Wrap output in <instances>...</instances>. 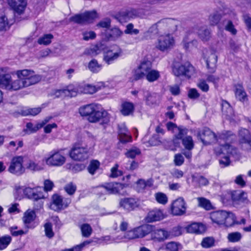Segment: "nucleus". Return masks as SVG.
I'll return each instance as SVG.
<instances>
[{
  "label": "nucleus",
  "mask_w": 251,
  "mask_h": 251,
  "mask_svg": "<svg viewBox=\"0 0 251 251\" xmlns=\"http://www.w3.org/2000/svg\"><path fill=\"white\" fill-rule=\"evenodd\" d=\"M7 68H0V85L10 91H15L36 84L40 82L42 75L35 74L31 69L17 70L15 74L17 78L13 80Z\"/></svg>",
  "instance_id": "1"
},
{
  "label": "nucleus",
  "mask_w": 251,
  "mask_h": 251,
  "mask_svg": "<svg viewBox=\"0 0 251 251\" xmlns=\"http://www.w3.org/2000/svg\"><path fill=\"white\" fill-rule=\"evenodd\" d=\"M79 113L90 123H95L100 120L103 124H107L109 122L110 118L107 112L100 108L97 104L92 103L81 106L79 108Z\"/></svg>",
  "instance_id": "2"
},
{
  "label": "nucleus",
  "mask_w": 251,
  "mask_h": 251,
  "mask_svg": "<svg viewBox=\"0 0 251 251\" xmlns=\"http://www.w3.org/2000/svg\"><path fill=\"white\" fill-rule=\"evenodd\" d=\"M179 22L172 19H163L152 25L145 34H156L163 32L173 33L177 29Z\"/></svg>",
  "instance_id": "3"
},
{
  "label": "nucleus",
  "mask_w": 251,
  "mask_h": 251,
  "mask_svg": "<svg viewBox=\"0 0 251 251\" xmlns=\"http://www.w3.org/2000/svg\"><path fill=\"white\" fill-rule=\"evenodd\" d=\"M62 150H53L50 152L48 157L44 158L46 164L51 167H61L66 161L65 154Z\"/></svg>",
  "instance_id": "4"
},
{
  "label": "nucleus",
  "mask_w": 251,
  "mask_h": 251,
  "mask_svg": "<svg viewBox=\"0 0 251 251\" xmlns=\"http://www.w3.org/2000/svg\"><path fill=\"white\" fill-rule=\"evenodd\" d=\"M89 150L87 146L75 144L70 151V156L74 160L83 161L88 157Z\"/></svg>",
  "instance_id": "5"
},
{
  "label": "nucleus",
  "mask_w": 251,
  "mask_h": 251,
  "mask_svg": "<svg viewBox=\"0 0 251 251\" xmlns=\"http://www.w3.org/2000/svg\"><path fill=\"white\" fill-rule=\"evenodd\" d=\"M151 230V227L149 225L139 226L127 231L123 236H120V240L126 239L130 240L136 238H142L149 234Z\"/></svg>",
  "instance_id": "6"
},
{
  "label": "nucleus",
  "mask_w": 251,
  "mask_h": 251,
  "mask_svg": "<svg viewBox=\"0 0 251 251\" xmlns=\"http://www.w3.org/2000/svg\"><path fill=\"white\" fill-rule=\"evenodd\" d=\"M97 17V14L95 11H86L72 16L69 21L79 25H85L92 23Z\"/></svg>",
  "instance_id": "7"
},
{
  "label": "nucleus",
  "mask_w": 251,
  "mask_h": 251,
  "mask_svg": "<svg viewBox=\"0 0 251 251\" xmlns=\"http://www.w3.org/2000/svg\"><path fill=\"white\" fill-rule=\"evenodd\" d=\"M25 158V156L22 155L13 157L11 159L8 171L11 173L17 175L23 174L25 171V168L23 163Z\"/></svg>",
  "instance_id": "8"
},
{
  "label": "nucleus",
  "mask_w": 251,
  "mask_h": 251,
  "mask_svg": "<svg viewBox=\"0 0 251 251\" xmlns=\"http://www.w3.org/2000/svg\"><path fill=\"white\" fill-rule=\"evenodd\" d=\"M175 44V40L170 33L160 35L158 39L156 47L162 51H167L171 49Z\"/></svg>",
  "instance_id": "9"
},
{
  "label": "nucleus",
  "mask_w": 251,
  "mask_h": 251,
  "mask_svg": "<svg viewBox=\"0 0 251 251\" xmlns=\"http://www.w3.org/2000/svg\"><path fill=\"white\" fill-rule=\"evenodd\" d=\"M15 190L17 193H22L23 192L26 197L35 201L44 198L42 192L38 191L37 188H23L20 186H15Z\"/></svg>",
  "instance_id": "10"
},
{
  "label": "nucleus",
  "mask_w": 251,
  "mask_h": 251,
  "mask_svg": "<svg viewBox=\"0 0 251 251\" xmlns=\"http://www.w3.org/2000/svg\"><path fill=\"white\" fill-rule=\"evenodd\" d=\"M173 72L176 76L184 75L188 78L193 76L196 73L194 67L189 62L174 67Z\"/></svg>",
  "instance_id": "11"
},
{
  "label": "nucleus",
  "mask_w": 251,
  "mask_h": 251,
  "mask_svg": "<svg viewBox=\"0 0 251 251\" xmlns=\"http://www.w3.org/2000/svg\"><path fill=\"white\" fill-rule=\"evenodd\" d=\"M102 187L109 194H119L123 196L126 194L125 190L126 187L125 184L113 182L106 183Z\"/></svg>",
  "instance_id": "12"
},
{
  "label": "nucleus",
  "mask_w": 251,
  "mask_h": 251,
  "mask_svg": "<svg viewBox=\"0 0 251 251\" xmlns=\"http://www.w3.org/2000/svg\"><path fill=\"white\" fill-rule=\"evenodd\" d=\"M138 206V201L134 198H124L119 200V207L125 211H131Z\"/></svg>",
  "instance_id": "13"
},
{
  "label": "nucleus",
  "mask_w": 251,
  "mask_h": 251,
  "mask_svg": "<svg viewBox=\"0 0 251 251\" xmlns=\"http://www.w3.org/2000/svg\"><path fill=\"white\" fill-rule=\"evenodd\" d=\"M197 136L206 145L214 143L218 140L215 134L207 127H204L199 131Z\"/></svg>",
  "instance_id": "14"
},
{
  "label": "nucleus",
  "mask_w": 251,
  "mask_h": 251,
  "mask_svg": "<svg viewBox=\"0 0 251 251\" xmlns=\"http://www.w3.org/2000/svg\"><path fill=\"white\" fill-rule=\"evenodd\" d=\"M186 204L183 198L179 197L172 202L171 211L174 215H182L186 213Z\"/></svg>",
  "instance_id": "15"
},
{
  "label": "nucleus",
  "mask_w": 251,
  "mask_h": 251,
  "mask_svg": "<svg viewBox=\"0 0 251 251\" xmlns=\"http://www.w3.org/2000/svg\"><path fill=\"white\" fill-rule=\"evenodd\" d=\"M122 54V50L118 46H112L105 53L104 56V60L110 64L116 60Z\"/></svg>",
  "instance_id": "16"
},
{
  "label": "nucleus",
  "mask_w": 251,
  "mask_h": 251,
  "mask_svg": "<svg viewBox=\"0 0 251 251\" xmlns=\"http://www.w3.org/2000/svg\"><path fill=\"white\" fill-rule=\"evenodd\" d=\"M52 200V203L51 204V208L55 211L66 208L71 201V199H63L61 196L58 195H53Z\"/></svg>",
  "instance_id": "17"
},
{
  "label": "nucleus",
  "mask_w": 251,
  "mask_h": 251,
  "mask_svg": "<svg viewBox=\"0 0 251 251\" xmlns=\"http://www.w3.org/2000/svg\"><path fill=\"white\" fill-rule=\"evenodd\" d=\"M142 92L144 100L147 105L151 106L157 105L159 104L160 97L158 94L144 89L142 90Z\"/></svg>",
  "instance_id": "18"
},
{
  "label": "nucleus",
  "mask_w": 251,
  "mask_h": 251,
  "mask_svg": "<svg viewBox=\"0 0 251 251\" xmlns=\"http://www.w3.org/2000/svg\"><path fill=\"white\" fill-rule=\"evenodd\" d=\"M194 32L203 42L208 41L211 38V32L205 26L197 25L194 28Z\"/></svg>",
  "instance_id": "19"
},
{
  "label": "nucleus",
  "mask_w": 251,
  "mask_h": 251,
  "mask_svg": "<svg viewBox=\"0 0 251 251\" xmlns=\"http://www.w3.org/2000/svg\"><path fill=\"white\" fill-rule=\"evenodd\" d=\"M8 5L16 12L21 14L26 6V0H7Z\"/></svg>",
  "instance_id": "20"
},
{
  "label": "nucleus",
  "mask_w": 251,
  "mask_h": 251,
  "mask_svg": "<svg viewBox=\"0 0 251 251\" xmlns=\"http://www.w3.org/2000/svg\"><path fill=\"white\" fill-rule=\"evenodd\" d=\"M165 216L162 210L158 209H155L150 211L146 217L148 222H153L159 221L163 219Z\"/></svg>",
  "instance_id": "21"
},
{
  "label": "nucleus",
  "mask_w": 251,
  "mask_h": 251,
  "mask_svg": "<svg viewBox=\"0 0 251 251\" xmlns=\"http://www.w3.org/2000/svg\"><path fill=\"white\" fill-rule=\"evenodd\" d=\"M226 216V211L223 210L217 211L211 213L210 218L214 223L218 225H222L223 224Z\"/></svg>",
  "instance_id": "22"
},
{
  "label": "nucleus",
  "mask_w": 251,
  "mask_h": 251,
  "mask_svg": "<svg viewBox=\"0 0 251 251\" xmlns=\"http://www.w3.org/2000/svg\"><path fill=\"white\" fill-rule=\"evenodd\" d=\"M234 88L236 98L242 102L247 101L248 100V96L243 85L241 83L236 84Z\"/></svg>",
  "instance_id": "23"
},
{
  "label": "nucleus",
  "mask_w": 251,
  "mask_h": 251,
  "mask_svg": "<svg viewBox=\"0 0 251 251\" xmlns=\"http://www.w3.org/2000/svg\"><path fill=\"white\" fill-rule=\"evenodd\" d=\"M151 238L156 241H163L169 238L168 231L163 229H156L151 233Z\"/></svg>",
  "instance_id": "24"
},
{
  "label": "nucleus",
  "mask_w": 251,
  "mask_h": 251,
  "mask_svg": "<svg viewBox=\"0 0 251 251\" xmlns=\"http://www.w3.org/2000/svg\"><path fill=\"white\" fill-rule=\"evenodd\" d=\"M205 226L200 223H194L186 227L188 232L192 233L201 234L205 231Z\"/></svg>",
  "instance_id": "25"
},
{
  "label": "nucleus",
  "mask_w": 251,
  "mask_h": 251,
  "mask_svg": "<svg viewBox=\"0 0 251 251\" xmlns=\"http://www.w3.org/2000/svg\"><path fill=\"white\" fill-rule=\"evenodd\" d=\"M134 111V105L133 103L125 101L121 104V112L124 116L132 114Z\"/></svg>",
  "instance_id": "26"
},
{
  "label": "nucleus",
  "mask_w": 251,
  "mask_h": 251,
  "mask_svg": "<svg viewBox=\"0 0 251 251\" xmlns=\"http://www.w3.org/2000/svg\"><path fill=\"white\" fill-rule=\"evenodd\" d=\"M221 105L224 114L226 115L229 119H232L235 114L233 109L229 103L226 100H223L222 101Z\"/></svg>",
  "instance_id": "27"
},
{
  "label": "nucleus",
  "mask_w": 251,
  "mask_h": 251,
  "mask_svg": "<svg viewBox=\"0 0 251 251\" xmlns=\"http://www.w3.org/2000/svg\"><path fill=\"white\" fill-rule=\"evenodd\" d=\"M80 86L81 94H93L98 90L96 86L90 84L81 83Z\"/></svg>",
  "instance_id": "28"
},
{
  "label": "nucleus",
  "mask_w": 251,
  "mask_h": 251,
  "mask_svg": "<svg viewBox=\"0 0 251 251\" xmlns=\"http://www.w3.org/2000/svg\"><path fill=\"white\" fill-rule=\"evenodd\" d=\"M223 151H225V154H228L236 158H238L240 157V154L237 148L228 144L223 146Z\"/></svg>",
  "instance_id": "29"
},
{
  "label": "nucleus",
  "mask_w": 251,
  "mask_h": 251,
  "mask_svg": "<svg viewBox=\"0 0 251 251\" xmlns=\"http://www.w3.org/2000/svg\"><path fill=\"white\" fill-rule=\"evenodd\" d=\"M123 34L118 27H113L107 31L106 35L109 40H115L120 37Z\"/></svg>",
  "instance_id": "30"
},
{
  "label": "nucleus",
  "mask_w": 251,
  "mask_h": 251,
  "mask_svg": "<svg viewBox=\"0 0 251 251\" xmlns=\"http://www.w3.org/2000/svg\"><path fill=\"white\" fill-rule=\"evenodd\" d=\"M80 87V84H77L76 85H68L66 88H65L66 91H67L66 96L67 97H75L77 95V94H81L80 91H79L80 89L79 88Z\"/></svg>",
  "instance_id": "31"
},
{
  "label": "nucleus",
  "mask_w": 251,
  "mask_h": 251,
  "mask_svg": "<svg viewBox=\"0 0 251 251\" xmlns=\"http://www.w3.org/2000/svg\"><path fill=\"white\" fill-rule=\"evenodd\" d=\"M103 50V46L101 44H97L92 48L86 50L84 54L92 56H95L100 53Z\"/></svg>",
  "instance_id": "32"
},
{
  "label": "nucleus",
  "mask_w": 251,
  "mask_h": 251,
  "mask_svg": "<svg viewBox=\"0 0 251 251\" xmlns=\"http://www.w3.org/2000/svg\"><path fill=\"white\" fill-rule=\"evenodd\" d=\"M160 76L159 72L157 70L152 69L150 70L145 74L147 80L150 82L157 80L160 77Z\"/></svg>",
  "instance_id": "33"
},
{
  "label": "nucleus",
  "mask_w": 251,
  "mask_h": 251,
  "mask_svg": "<svg viewBox=\"0 0 251 251\" xmlns=\"http://www.w3.org/2000/svg\"><path fill=\"white\" fill-rule=\"evenodd\" d=\"M36 218V214L33 210H27L24 214L23 221L25 224H29L33 222Z\"/></svg>",
  "instance_id": "34"
},
{
  "label": "nucleus",
  "mask_w": 251,
  "mask_h": 251,
  "mask_svg": "<svg viewBox=\"0 0 251 251\" xmlns=\"http://www.w3.org/2000/svg\"><path fill=\"white\" fill-rule=\"evenodd\" d=\"M101 65L99 64L96 59L91 60L88 64V69L93 73H98L101 69Z\"/></svg>",
  "instance_id": "35"
},
{
  "label": "nucleus",
  "mask_w": 251,
  "mask_h": 251,
  "mask_svg": "<svg viewBox=\"0 0 251 251\" xmlns=\"http://www.w3.org/2000/svg\"><path fill=\"white\" fill-rule=\"evenodd\" d=\"M251 139V134L250 131L246 129H241L239 131V143L240 144L247 140Z\"/></svg>",
  "instance_id": "36"
},
{
  "label": "nucleus",
  "mask_w": 251,
  "mask_h": 251,
  "mask_svg": "<svg viewBox=\"0 0 251 251\" xmlns=\"http://www.w3.org/2000/svg\"><path fill=\"white\" fill-rule=\"evenodd\" d=\"M222 17V14L219 11H215L209 16L208 20L210 25H215L218 24Z\"/></svg>",
  "instance_id": "37"
},
{
  "label": "nucleus",
  "mask_w": 251,
  "mask_h": 251,
  "mask_svg": "<svg viewBox=\"0 0 251 251\" xmlns=\"http://www.w3.org/2000/svg\"><path fill=\"white\" fill-rule=\"evenodd\" d=\"M217 61V56L215 53H211L206 60L208 69H211V72H214Z\"/></svg>",
  "instance_id": "38"
},
{
  "label": "nucleus",
  "mask_w": 251,
  "mask_h": 251,
  "mask_svg": "<svg viewBox=\"0 0 251 251\" xmlns=\"http://www.w3.org/2000/svg\"><path fill=\"white\" fill-rule=\"evenodd\" d=\"M53 38V36L51 34H45L38 39L37 42L40 45L47 46L50 44Z\"/></svg>",
  "instance_id": "39"
},
{
  "label": "nucleus",
  "mask_w": 251,
  "mask_h": 251,
  "mask_svg": "<svg viewBox=\"0 0 251 251\" xmlns=\"http://www.w3.org/2000/svg\"><path fill=\"white\" fill-rule=\"evenodd\" d=\"M41 128L40 126L38 123L35 126L30 122L27 123L26 125V128L24 129V131L28 134L34 133L38 131Z\"/></svg>",
  "instance_id": "40"
},
{
  "label": "nucleus",
  "mask_w": 251,
  "mask_h": 251,
  "mask_svg": "<svg viewBox=\"0 0 251 251\" xmlns=\"http://www.w3.org/2000/svg\"><path fill=\"white\" fill-rule=\"evenodd\" d=\"M139 70L143 72L145 74L151 69V63L149 60H143L138 67Z\"/></svg>",
  "instance_id": "41"
},
{
  "label": "nucleus",
  "mask_w": 251,
  "mask_h": 251,
  "mask_svg": "<svg viewBox=\"0 0 251 251\" xmlns=\"http://www.w3.org/2000/svg\"><path fill=\"white\" fill-rule=\"evenodd\" d=\"M100 166V163L98 160L91 161L87 168L88 172L92 175H94L96 171L99 169Z\"/></svg>",
  "instance_id": "42"
},
{
  "label": "nucleus",
  "mask_w": 251,
  "mask_h": 251,
  "mask_svg": "<svg viewBox=\"0 0 251 251\" xmlns=\"http://www.w3.org/2000/svg\"><path fill=\"white\" fill-rule=\"evenodd\" d=\"M182 142L185 148L189 151L191 150L194 147V143L192 137L190 136L182 137Z\"/></svg>",
  "instance_id": "43"
},
{
  "label": "nucleus",
  "mask_w": 251,
  "mask_h": 251,
  "mask_svg": "<svg viewBox=\"0 0 251 251\" xmlns=\"http://www.w3.org/2000/svg\"><path fill=\"white\" fill-rule=\"evenodd\" d=\"M235 220L234 215L232 213L227 212V216L223 224L227 227L231 226L235 224Z\"/></svg>",
  "instance_id": "44"
},
{
  "label": "nucleus",
  "mask_w": 251,
  "mask_h": 251,
  "mask_svg": "<svg viewBox=\"0 0 251 251\" xmlns=\"http://www.w3.org/2000/svg\"><path fill=\"white\" fill-rule=\"evenodd\" d=\"M187 134V130H180L179 132L176 134L172 140L173 143L175 147H178L180 144V140Z\"/></svg>",
  "instance_id": "45"
},
{
  "label": "nucleus",
  "mask_w": 251,
  "mask_h": 251,
  "mask_svg": "<svg viewBox=\"0 0 251 251\" xmlns=\"http://www.w3.org/2000/svg\"><path fill=\"white\" fill-rule=\"evenodd\" d=\"M215 239L212 237H207L204 238L201 242V245L204 248H209L214 246Z\"/></svg>",
  "instance_id": "46"
},
{
  "label": "nucleus",
  "mask_w": 251,
  "mask_h": 251,
  "mask_svg": "<svg viewBox=\"0 0 251 251\" xmlns=\"http://www.w3.org/2000/svg\"><path fill=\"white\" fill-rule=\"evenodd\" d=\"M193 181L194 182L196 183L199 187L206 186L209 183L207 179L202 176H193Z\"/></svg>",
  "instance_id": "47"
},
{
  "label": "nucleus",
  "mask_w": 251,
  "mask_h": 251,
  "mask_svg": "<svg viewBox=\"0 0 251 251\" xmlns=\"http://www.w3.org/2000/svg\"><path fill=\"white\" fill-rule=\"evenodd\" d=\"M11 240V237L9 235L0 237V250L5 249L10 243Z\"/></svg>",
  "instance_id": "48"
},
{
  "label": "nucleus",
  "mask_w": 251,
  "mask_h": 251,
  "mask_svg": "<svg viewBox=\"0 0 251 251\" xmlns=\"http://www.w3.org/2000/svg\"><path fill=\"white\" fill-rule=\"evenodd\" d=\"M80 229L82 236L85 237H89L92 232V228L88 224L82 225Z\"/></svg>",
  "instance_id": "49"
},
{
  "label": "nucleus",
  "mask_w": 251,
  "mask_h": 251,
  "mask_svg": "<svg viewBox=\"0 0 251 251\" xmlns=\"http://www.w3.org/2000/svg\"><path fill=\"white\" fill-rule=\"evenodd\" d=\"M141 153L140 150L137 148H133L128 150L125 153L126 157L133 159L137 155H139Z\"/></svg>",
  "instance_id": "50"
},
{
  "label": "nucleus",
  "mask_w": 251,
  "mask_h": 251,
  "mask_svg": "<svg viewBox=\"0 0 251 251\" xmlns=\"http://www.w3.org/2000/svg\"><path fill=\"white\" fill-rule=\"evenodd\" d=\"M242 238L241 234L239 232H231L228 234L227 239L230 242L239 241Z\"/></svg>",
  "instance_id": "51"
},
{
  "label": "nucleus",
  "mask_w": 251,
  "mask_h": 251,
  "mask_svg": "<svg viewBox=\"0 0 251 251\" xmlns=\"http://www.w3.org/2000/svg\"><path fill=\"white\" fill-rule=\"evenodd\" d=\"M169 238L177 237L182 234V228L180 226L174 227L170 231H168Z\"/></svg>",
  "instance_id": "52"
},
{
  "label": "nucleus",
  "mask_w": 251,
  "mask_h": 251,
  "mask_svg": "<svg viewBox=\"0 0 251 251\" xmlns=\"http://www.w3.org/2000/svg\"><path fill=\"white\" fill-rule=\"evenodd\" d=\"M156 201L162 204H165L168 201V198L166 194L161 192H158L155 194Z\"/></svg>",
  "instance_id": "53"
},
{
  "label": "nucleus",
  "mask_w": 251,
  "mask_h": 251,
  "mask_svg": "<svg viewBox=\"0 0 251 251\" xmlns=\"http://www.w3.org/2000/svg\"><path fill=\"white\" fill-rule=\"evenodd\" d=\"M197 199L199 201V205L200 206L203 207L206 210L211 209L212 206L209 201L204 198H198Z\"/></svg>",
  "instance_id": "54"
},
{
  "label": "nucleus",
  "mask_w": 251,
  "mask_h": 251,
  "mask_svg": "<svg viewBox=\"0 0 251 251\" xmlns=\"http://www.w3.org/2000/svg\"><path fill=\"white\" fill-rule=\"evenodd\" d=\"M64 190L69 195H73L76 191V186L72 182H70L65 186Z\"/></svg>",
  "instance_id": "55"
},
{
  "label": "nucleus",
  "mask_w": 251,
  "mask_h": 251,
  "mask_svg": "<svg viewBox=\"0 0 251 251\" xmlns=\"http://www.w3.org/2000/svg\"><path fill=\"white\" fill-rule=\"evenodd\" d=\"M225 28L233 35H235L237 33V30L234 27L233 23L230 20L226 21Z\"/></svg>",
  "instance_id": "56"
},
{
  "label": "nucleus",
  "mask_w": 251,
  "mask_h": 251,
  "mask_svg": "<svg viewBox=\"0 0 251 251\" xmlns=\"http://www.w3.org/2000/svg\"><path fill=\"white\" fill-rule=\"evenodd\" d=\"M44 227L46 235L49 238H52L54 236V233L52 231L51 224L50 223H46Z\"/></svg>",
  "instance_id": "57"
},
{
  "label": "nucleus",
  "mask_w": 251,
  "mask_h": 251,
  "mask_svg": "<svg viewBox=\"0 0 251 251\" xmlns=\"http://www.w3.org/2000/svg\"><path fill=\"white\" fill-rule=\"evenodd\" d=\"M167 127L169 130H171L174 133L179 132L180 130H187L185 128H182L181 127H178L176 125L172 122H169L167 124Z\"/></svg>",
  "instance_id": "58"
},
{
  "label": "nucleus",
  "mask_w": 251,
  "mask_h": 251,
  "mask_svg": "<svg viewBox=\"0 0 251 251\" xmlns=\"http://www.w3.org/2000/svg\"><path fill=\"white\" fill-rule=\"evenodd\" d=\"M9 27L7 18L4 16H0V31L6 30Z\"/></svg>",
  "instance_id": "59"
},
{
  "label": "nucleus",
  "mask_w": 251,
  "mask_h": 251,
  "mask_svg": "<svg viewBox=\"0 0 251 251\" xmlns=\"http://www.w3.org/2000/svg\"><path fill=\"white\" fill-rule=\"evenodd\" d=\"M180 246L179 243L171 242L167 244L166 249L168 251H178Z\"/></svg>",
  "instance_id": "60"
},
{
  "label": "nucleus",
  "mask_w": 251,
  "mask_h": 251,
  "mask_svg": "<svg viewBox=\"0 0 251 251\" xmlns=\"http://www.w3.org/2000/svg\"><path fill=\"white\" fill-rule=\"evenodd\" d=\"M85 168V166L83 164H75L72 165L70 167V169L73 173H77L82 171Z\"/></svg>",
  "instance_id": "61"
},
{
  "label": "nucleus",
  "mask_w": 251,
  "mask_h": 251,
  "mask_svg": "<svg viewBox=\"0 0 251 251\" xmlns=\"http://www.w3.org/2000/svg\"><path fill=\"white\" fill-rule=\"evenodd\" d=\"M133 27L134 25L132 24H128L126 26L125 33L128 34H138L139 33V30L137 29H134Z\"/></svg>",
  "instance_id": "62"
},
{
  "label": "nucleus",
  "mask_w": 251,
  "mask_h": 251,
  "mask_svg": "<svg viewBox=\"0 0 251 251\" xmlns=\"http://www.w3.org/2000/svg\"><path fill=\"white\" fill-rule=\"evenodd\" d=\"M65 89L55 90L50 93V96H54L55 98L67 97Z\"/></svg>",
  "instance_id": "63"
},
{
  "label": "nucleus",
  "mask_w": 251,
  "mask_h": 251,
  "mask_svg": "<svg viewBox=\"0 0 251 251\" xmlns=\"http://www.w3.org/2000/svg\"><path fill=\"white\" fill-rule=\"evenodd\" d=\"M174 162L176 166H179L183 164L184 158L181 154L177 153L174 156Z\"/></svg>",
  "instance_id": "64"
}]
</instances>
